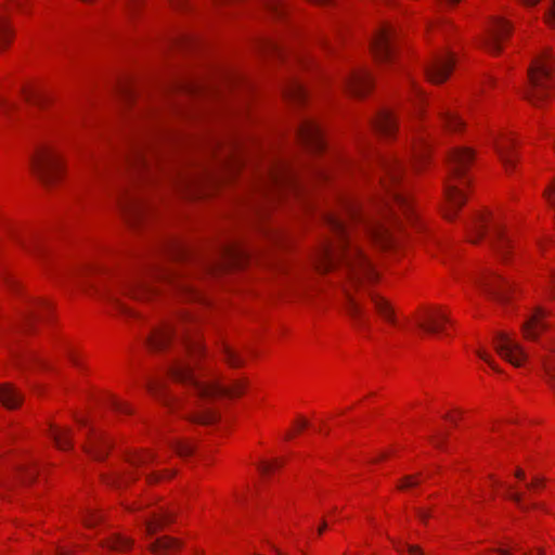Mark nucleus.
<instances>
[{
    "instance_id": "ea45409f",
    "label": "nucleus",
    "mask_w": 555,
    "mask_h": 555,
    "mask_svg": "<svg viewBox=\"0 0 555 555\" xmlns=\"http://www.w3.org/2000/svg\"><path fill=\"white\" fill-rule=\"evenodd\" d=\"M17 108V104L9 98L0 94V115L11 117Z\"/></svg>"
},
{
    "instance_id": "c9c22d12",
    "label": "nucleus",
    "mask_w": 555,
    "mask_h": 555,
    "mask_svg": "<svg viewBox=\"0 0 555 555\" xmlns=\"http://www.w3.org/2000/svg\"><path fill=\"white\" fill-rule=\"evenodd\" d=\"M439 115L443 125L451 131H456L463 126L462 119L449 109H441Z\"/></svg>"
},
{
    "instance_id": "f3484780",
    "label": "nucleus",
    "mask_w": 555,
    "mask_h": 555,
    "mask_svg": "<svg viewBox=\"0 0 555 555\" xmlns=\"http://www.w3.org/2000/svg\"><path fill=\"white\" fill-rule=\"evenodd\" d=\"M454 57L450 53L441 54L426 67V75L431 82L440 83L450 75Z\"/></svg>"
},
{
    "instance_id": "49530a36",
    "label": "nucleus",
    "mask_w": 555,
    "mask_h": 555,
    "mask_svg": "<svg viewBox=\"0 0 555 555\" xmlns=\"http://www.w3.org/2000/svg\"><path fill=\"white\" fill-rule=\"evenodd\" d=\"M266 5L268 8V10L276 15V16H280L282 15L283 13V3H282V0H266Z\"/></svg>"
},
{
    "instance_id": "39448f33",
    "label": "nucleus",
    "mask_w": 555,
    "mask_h": 555,
    "mask_svg": "<svg viewBox=\"0 0 555 555\" xmlns=\"http://www.w3.org/2000/svg\"><path fill=\"white\" fill-rule=\"evenodd\" d=\"M555 67L548 53L535 59L528 69V87L522 91L524 96L535 106H540L548 96L555 85Z\"/></svg>"
},
{
    "instance_id": "c85d7f7f",
    "label": "nucleus",
    "mask_w": 555,
    "mask_h": 555,
    "mask_svg": "<svg viewBox=\"0 0 555 555\" xmlns=\"http://www.w3.org/2000/svg\"><path fill=\"white\" fill-rule=\"evenodd\" d=\"M149 547L154 555H172L178 550V542L171 538L163 537L153 541Z\"/></svg>"
},
{
    "instance_id": "e2e57ef3",
    "label": "nucleus",
    "mask_w": 555,
    "mask_h": 555,
    "mask_svg": "<svg viewBox=\"0 0 555 555\" xmlns=\"http://www.w3.org/2000/svg\"><path fill=\"white\" fill-rule=\"evenodd\" d=\"M514 475H515L516 478H518L520 480H525V478H526L525 472L521 468H519V467L515 469Z\"/></svg>"
},
{
    "instance_id": "6ab92c4d",
    "label": "nucleus",
    "mask_w": 555,
    "mask_h": 555,
    "mask_svg": "<svg viewBox=\"0 0 555 555\" xmlns=\"http://www.w3.org/2000/svg\"><path fill=\"white\" fill-rule=\"evenodd\" d=\"M25 401V393L16 385L10 382L0 384V405L9 411L22 408Z\"/></svg>"
},
{
    "instance_id": "4c0bfd02",
    "label": "nucleus",
    "mask_w": 555,
    "mask_h": 555,
    "mask_svg": "<svg viewBox=\"0 0 555 555\" xmlns=\"http://www.w3.org/2000/svg\"><path fill=\"white\" fill-rule=\"evenodd\" d=\"M506 496L512 500L513 502H515L517 505H519L524 511H527L529 508H535V507H540V505H538L537 503H532L530 505H525L522 503L524 501V493L521 492H517V491H513V487L508 486L507 487V494ZM541 508L544 509V506H541Z\"/></svg>"
},
{
    "instance_id": "b1692460",
    "label": "nucleus",
    "mask_w": 555,
    "mask_h": 555,
    "mask_svg": "<svg viewBox=\"0 0 555 555\" xmlns=\"http://www.w3.org/2000/svg\"><path fill=\"white\" fill-rule=\"evenodd\" d=\"M118 204L121 212L129 221L139 219L144 212L142 202L126 191L119 195Z\"/></svg>"
},
{
    "instance_id": "412c9836",
    "label": "nucleus",
    "mask_w": 555,
    "mask_h": 555,
    "mask_svg": "<svg viewBox=\"0 0 555 555\" xmlns=\"http://www.w3.org/2000/svg\"><path fill=\"white\" fill-rule=\"evenodd\" d=\"M346 301H345V310L347 314L352 320L353 324L358 327H366L369 323V318L366 312L364 311L361 304L357 300V298L351 294L349 287L344 288Z\"/></svg>"
},
{
    "instance_id": "bb28decb",
    "label": "nucleus",
    "mask_w": 555,
    "mask_h": 555,
    "mask_svg": "<svg viewBox=\"0 0 555 555\" xmlns=\"http://www.w3.org/2000/svg\"><path fill=\"white\" fill-rule=\"evenodd\" d=\"M373 125L379 132L389 135L396 128V118L392 112L383 109L378 112L376 117L373 119Z\"/></svg>"
},
{
    "instance_id": "c756f323",
    "label": "nucleus",
    "mask_w": 555,
    "mask_h": 555,
    "mask_svg": "<svg viewBox=\"0 0 555 555\" xmlns=\"http://www.w3.org/2000/svg\"><path fill=\"white\" fill-rule=\"evenodd\" d=\"M494 147L505 169L509 171L513 168L515 160L512 151V142L508 140L495 141Z\"/></svg>"
},
{
    "instance_id": "2f4dec72",
    "label": "nucleus",
    "mask_w": 555,
    "mask_h": 555,
    "mask_svg": "<svg viewBox=\"0 0 555 555\" xmlns=\"http://www.w3.org/2000/svg\"><path fill=\"white\" fill-rule=\"evenodd\" d=\"M109 447V441L102 435V434H95L89 446V452L98 460H102Z\"/></svg>"
},
{
    "instance_id": "69168bd1",
    "label": "nucleus",
    "mask_w": 555,
    "mask_h": 555,
    "mask_svg": "<svg viewBox=\"0 0 555 555\" xmlns=\"http://www.w3.org/2000/svg\"><path fill=\"white\" fill-rule=\"evenodd\" d=\"M417 516L421 520L425 521L429 517V514L424 509H420L417 511Z\"/></svg>"
},
{
    "instance_id": "6e6552de",
    "label": "nucleus",
    "mask_w": 555,
    "mask_h": 555,
    "mask_svg": "<svg viewBox=\"0 0 555 555\" xmlns=\"http://www.w3.org/2000/svg\"><path fill=\"white\" fill-rule=\"evenodd\" d=\"M37 464L28 459L12 464L9 470L0 467V495L7 498L17 487H29L38 478Z\"/></svg>"
},
{
    "instance_id": "e433bc0d",
    "label": "nucleus",
    "mask_w": 555,
    "mask_h": 555,
    "mask_svg": "<svg viewBox=\"0 0 555 555\" xmlns=\"http://www.w3.org/2000/svg\"><path fill=\"white\" fill-rule=\"evenodd\" d=\"M107 543L112 550L126 551L132 545V540L116 533L108 539Z\"/></svg>"
},
{
    "instance_id": "a19ab883",
    "label": "nucleus",
    "mask_w": 555,
    "mask_h": 555,
    "mask_svg": "<svg viewBox=\"0 0 555 555\" xmlns=\"http://www.w3.org/2000/svg\"><path fill=\"white\" fill-rule=\"evenodd\" d=\"M544 370L548 379V383L555 391V349L550 358L544 361Z\"/></svg>"
},
{
    "instance_id": "f257e3e1",
    "label": "nucleus",
    "mask_w": 555,
    "mask_h": 555,
    "mask_svg": "<svg viewBox=\"0 0 555 555\" xmlns=\"http://www.w3.org/2000/svg\"><path fill=\"white\" fill-rule=\"evenodd\" d=\"M374 167L377 170L380 191L370 207L346 201L343 211L327 215L326 223L334 238L324 241L313 257V264L320 272H327L337 266L344 268L351 286L358 287L364 281H374L376 271L363 253L359 238L363 234L386 248L392 244V235L379 217H396V208L409 218H413L412 204L401 189L395 188L401 177L402 165L393 156H376Z\"/></svg>"
},
{
    "instance_id": "a878e982",
    "label": "nucleus",
    "mask_w": 555,
    "mask_h": 555,
    "mask_svg": "<svg viewBox=\"0 0 555 555\" xmlns=\"http://www.w3.org/2000/svg\"><path fill=\"white\" fill-rule=\"evenodd\" d=\"M544 317L545 311L543 309L538 308L534 311V313L522 326L524 335L526 338L535 339L539 333L547 327V325L543 322Z\"/></svg>"
},
{
    "instance_id": "3c124183",
    "label": "nucleus",
    "mask_w": 555,
    "mask_h": 555,
    "mask_svg": "<svg viewBox=\"0 0 555 555\" xmlns=\"http://www.w3.org/2000/svg\"><path fill=\"white\" fill-rule=\"evenodd\" d=\"M545 478L541 476H534L532 480L526 485V487L529 490L535 489V488H542L545 485Z\"/></svg>"
},
{
    "instance_id": "423d86ee",
    "label": "nucleus",
    "mask_w": 555,
    "mask_h": 555,
    "mask_svg": "<svg viewBox=\"0 0 555 555\" xmlns=\"http://www.w3.org/2000/svg\"><path fill=\"white\" fill-rule=\"evenodd\" d=\"M154 281H166L172 283L190 297H198L197 293L193 289V286L183 282L176 270L162 263L151 266L143 276L139 278L128 286L127 292L130 296L137 299L150 297L155 293V289L152 286Z\"/></svg>"
},
{
    "instance_id": "f704fd0d",
    "label": "nucleus",
    "mask_w": 555,
    "mask_h": 555,
    "mask_svg": "<svg viewBox=\"0 0 555 555\" xmlns=\"http://www.w3.org/2000/svg\"><path fill=\"white\" fill-rule=\"evenodd\" d=\"M129 463L134 467H145L154 462L159 463L160 461L152 452L135 453L129 456Z\"/></svg>"
},
{
    "instance_id": "79ce46f5",
    "label": "nucleus",
    "mask_w": 555,
    "mask_h": 555,
    "mask_svg": "<svg viewBox=\"0 0 555 555\" xmlns=\"http://www.w3.org/2000/svg\"><path fill=\"white\" fill-rule=\"evenodd\" d=\"M166 254L168 258L178 260L185 257L186 251L184 250V247L181 246L179 243L172 242L168 244L166 248Z\"/></svg>"
},
{
    "instance_id": "2eb2a0df",
    "label": "nucleus",
    "mask_w": 555,
    "mask_h": 555,
    "mask_svg": "<svg viewBox=\"0 0 555 555\" xmlns=\"http://www.w3.org/2000/svg\"><path fill=\"white\" fill-rule=\"evenodd\" d=\"M478 284L487 295L500 302L508 299V293L512 289L509 281L493 272L482 276Z\"/></svg>"
},
{
    "instance_id": "864d4df0",
    "label": "nucleus",
    "mask_w": 555,
    "mask_h": 555,
    "mask_svg": "<svg viewBox=\"0 0 555 555\" xmlns=\"http://www.w3.org/2000/svg\"><path fill=\"white\" fill-rule=\"evenodd\" d=\"M545 22L550 26H554L555 25V0H553L552 7L548 9V11L545 14Z\"/></svg>"
},
{
    "instance_id": "a211bd4d",
    "label": "nucleus",
    "mask_w": 555,
    "mask_h": 555,
    "mask_svg": "<svg viewBox=\"0 0 555 555\" xmlns=\"http://www.w3.org/2000/svg\"><path fill=\"white\" fill-rule=\"evenodd\" d=\"M371 85V75L365 69L351 72L343 81L344 88L354 96H363Z\"/></svg>"
},
{
    "instance_id": "72a5a7b5",
    "label": "nucleus",
    "mask_w": 555,
    "mask_h": 555,
    "mask_svg": "<svg viewBox=\"0 0 555 555\" xmlns=\"http://www.w3.org/2000/svg\"><path fill=\"white\" fill-rule=\"evenodd\" d=\"M284 95L295 102H301L306 98V89L302 83L297 79H292L284 87Z\"/></svg>"
},
{
    "instance_id": "774afa93",
    "label": "nucleus",
    "mask_w": 555,
    "mask_h": 555,
    "mask_svg": "<svg viewBox=\"0 0 555 555\" xmlns=\"http://www.w3.org/2000/svg\"><path fill=\"white\" fill-rule=\"evenodd\" d=\"M496 552L500 554V555H512L511 554V551L509 550H506V548H498Z\"/></svg>"
},
{
    "instance_id": "dca6fc26",
    "label": "nucleus",
    "mask_w": 555,
    "mask_h": 555,
    "mask_svg": "<svg viewBox=\"0 0 555 555\" xmlns=\"http://www.w3.org/2000/svg\"><path fill=\"white\" fill-rule=\"evenodd\" d=\"M219 254L220 260L216 263L206 264V271L215 272L231 266H238L245 258L248 257V253L243 247L232 243L222 245Z\"/></svg>"
},
{
    "instance_id": "bf43d9fd",
    "label": "nucleus",
    "mask_w": 555,
    "mask_h": 555,
    "mask_svg": "<svg viewBox=\"0 0 555 555\" xmlns=\"http://www.w3.org/2000/svg\"><path fill=\"white\" fill-rule=\"evenodd\" d=\"M223 166H229L231 168H235L238 166V160L230 159L229 156L224 157L222 160Z\"/></svg>"
},
{
    "instance_id": "9b49d317",
    "label": "nucleus",
    "mask_w": 555,
    "mask_h": 555,
    "mask_svg": "<svg viewBox=\"0 0 555 555\" xmlns=\"http://www.w3.org/2000/svg\"><path fill=\"white\" fill-rule=\"evenodd\" d=\"M489 223H491L492 227V244L495 246L499 253L504 255L505 249L509 247L511 242L504 235L502 227L496 221L490 220L488 216L480 214L474 217L470 224L467 225L469 237L472 242H477L480 237L485 235Z\"/></svg>"
},
{
    "instance_id": "cd10ccee",
    "label": "nucleus",
    "mask_w": 555,
    "mask_h": 555,
    "mask_svg": "<svg viewBox=\"0 0 555 555\" xmlns=\"http://www.w3.org/2000/svg\"><path fill=\"white\" fill-rule=\"evenodd\" d=\"M171 519V513L169 511L160 509L154 513L152 517H147L144 521L145 532L147 535L154 534L158 529L169 522Z\"/></svg>"
},
{
    "instance_id": "09e8293b",
    "label": "nucleus",
    "mask_w": 555,
    "mask_h": 555,
    "mask_svg": "<svg viewBox=\"0 0 555 555\" xmlns=\"http://www.w3.org/2000/svg\"><path fill=\"white\" fill-rule=\"evenodd\" d=\"M281 463L278 460L273 462H262L259 465V469L261 470L262 474H269L272 469L279 467Z\"/></svg>"
},
{
    "instance_id": "4d7b16f0",
    "label": "nucleus",
    "mask_w": 555,
    "mask_h": 555,
    "mask_svg": "<svg viewBox=\"0 0 555 555\" xmlns=\"http://www.w3.org/2000/svg\"><path fill=\"white\" fill-rule=\"evenodd\" d=\"M130 479H132V475L128 474L127 476H119L115 477L112 482L116 486H120L121 483L128 482Z\"/></svg>"
},
{
    "instance_id": "5701e85b",
    "label": "nucleus",
    "mask_w": 555,
    "mask_h": 555,
    "mask_svg": "<svg viewBox=\"0 0 555 555\" xmlns=\"http://www.w3.org/2000/svg\"><path fill=\"white\" fill-rule=\"evenodd\" d=\"M178 335V330L172 323H166L152 331L147 337V344L153 350H163L171 340L172 336Z\"/></svg>"
},
{
    "instance_id": "338daca9",
    "label": "nucleus",
    "mask_w": 555,
    "mask_h": 555,
    "mask_svg": "<svg viewBox=\"0 0 555 555\" xmlns=\"http://www.w3.org/2000/svg\"><path fill=\"white\" fill-rule=\"evenodd\" d=\"M327 528V524L325 520H323L320 525V527L318 528V533L319 534H322L324 532V530Z\"/></svg>"
},
{
    "instance_id": "37998d69",
    "label": "nucleus",
    "mask_w": 555,
    "mask_h": 555,
    "mask_svg": "<svg viewBox=\"0 0 555 555\" xmlns=\"http://www.w3.org/2000/svg\"><path fill=\"white\" fill-rule=\"evenodd\" d=\"M223 354H224V359L225 361L231 365V366H240L242 363H243V360L238 357V354L232 350L230 347L225 346L223 348Z\"/></svg>"
},
{
    "instance_id": "393cba45",
    "label": "nucleus",
    "mask_w": 555,
    "mask_h": 555,
    "mask_svg": "<svg viewBox=\"0 0 555 555\" xmlns=\"http://www.w3.org/2000/svg\"><path fill=\"white\" fill-rule=\"evenodd\" d=\"M16 30L11 17L0 16V54L9 51L14 43Z\"/></svg>"
},
{
    "instance_id": "6e6d98bb",
    "label": "nucleus",
    "mask_w": 555,
    "mask_h": 555,
    "mask_svg": "<svg viewBox=\"0 0 555 555\" xmlns=\"http://www.w3.org/2000/svg\"><path fill=\"white\" fill-rule=\"evenodd\" d=\"M20 245L26 253L34 256H39V250H37L35 247H31L26 242H21Z\"/></svg>"
},
{
    "instance_id": "4be33fe9",
    "label": "nucleus",
    "mask_w": 555,
    "mask_h": 555,
    "mask_svg": "<svg viewBox=\"0 0 555 555\" xmlns=\"http://www.w3.org/2000/svg\"><path fill=\"white\" fill-rule=\"evenodd\" d=\"M450 322L448 315L439 310H427L417 320V325L427 333L442 331L443 324Z\"/></svg>"
},
{
    "instance_id": "052dcab7",
    "label": "nucleus",
    "mask_w": 555,
    "mask_h": 555,
    "mask_svg": "<svg viewBox=\"0 0 555 555\" xmlns=\"http://www.w3.org/2000/svg\"><path fill=\"white\" fill-rule=\"evenodd\" d=\"M264 48L269 49V50H272V51H276V52L280 51V47L278 46V43H275L273 41L266 42Z\"/></svg>"
},
{
    "instance_id": "603ef678",
    "label": "nucleus",
    "mask_w": 555,
    "mask_h": 555,
    "mask_svg": "<svg viewBox=\"0 0 555 555\" xmlns=\"http://www.w3.org/2000/svg\"><path fill=\"white\" fill-rule=\"evenodd\" d=\"M25 1L26 0H5L3 5L5 7L7 10H11V9L22 10Z\"/></svg>"
},
{
    "instance_id": "c03bdc74",
    "label": "nucleus",
    "mask_w": 555,
    "mask_h": 555,
    "mask_svg": "<svg viewBox=\"0 0 555 555\" xmlns=\"http://www.w3.org/2000/svg\"><path fill=\"white\" fill-rule=\"evenodd\" d=\"M425 155H426V145L422 140V141H420V143L417 145L414 146V152H413L414 166H418V164L421 162H423V159L425 158Z\"/></svg>"
},
{
    "instance_id": "0e129e2a",
    "label": "nucleus",
    "mask_w": 555,
    "mask_h": 555,
    "mask_svg": "<svg viewBox=\"0 0 555 555\" xmlns=\"http://www.w3.org/2000/svg\"><path fill=\"white\" fill-rule=\"evenodd\" d=\"M116 306H117L118 310H119L121 313H125V314L130 313V309H129V308H127L124 304L116 302Z\"/></svg>"
},
{
    "instance_id": "8fccbe9b",
    "label": "nucleus",
    "mask_w": 555,
    "mask_h": 555,
    "mask_svg": "<svg viewBox=\"0 0 555 555\" xmlns=\"http://www.w3.org/2000/svg\"><path fill=\"white\" fill-rule=\"evenodd\" d=\"M111 405L117 412H124V413H128L129 412L128 405L125 402H122V401H120L118 399L113 398L111 400Z\"/></svg>"
},
{
    "instance_id": "473e14b6",
    "label": "nucleus",
    "mask_w": 555,
    "mask_h": 555,
    "mask_svg": "<svg viewBox=\"0 0 555 555\" xmlns=\"http://www.w3.org/2000/svg\"><path fill=\"white\" fill-rule=\"evenodd\" d=\"M48 436L52 439L54 446L59 450L68 449V435L65 428H61L55 424H50L48 429Z\"/></svg>"
},
{
    "instance_id": "1a4fd4ad",
    "label": "nucleus",
    "mask_w": 555,
    "mask_h": 555,
    "mask_svg": "<svg viewBox=\"0 0 555 555\" xmlns=\"http://www.w3.org/2000/svg\"><path fill=\"white\" fill-rule=\"evenodd\" d=\"M160 154L156 146V139L144 137L132 143L127 163L134 173L152 171L158 165Z\"/></svg>"
},
{
    "instance_id": "13d9d810",
    "label": "nucleus",
    "mask_w": 555,
    "mask_h": 555,
    "mask_svg": "<svg viewBox=\"0 0 555 555\" xmlns=\"http://www.w3.org/2000/svg\"><path fill=\"white\" fill-rule=\"evenodd\" d=\"M478 356L480 357V359L487 362L493 370L498 371V367L493 364V362L491 361L487 353L479 351Z\"/></svg>"
},
{
    "instance_id": "9d476101",
    "label": "nucleus",
    "mask_w": 555,
    "mask_h": 555,
    "mask_svg": "<svg viewBox=\"0 0 555 555\" xmlns=\"http://www.w3.org/2000/svg\"><path fill=\"white\" fill-rule=\"evenodd\" d=\"M21 95L27 104L40 111H48L59 101L60 89L53 82H49L46 86L37 82H29L22 87Z\"/></svg>"
},
{
    "instance_id": "7c9ffc66",
    "label": "nucleus",
    "mask_w": 555,
    "mask_h": 555,
    "mask_svg": "<svg viewBox=\"0 0 555 555\" xmlns=\"http://www.w3.org/2000/svg\"><path fill=\"white\" fill-rule=\"evenodd\" d=\"M370 296L376 312L386 321L396 324L395 312L390 304L379 295L371 294Z\"/></svg>"
},
{
    "instance_id": "f03ea898",
    "label": "nucleus",
    "mask_w": 555,
    "mask_h": 555,
    "mask_svg": "<svg viewBox=\"0 0 555 555\" xmlns=\"http://www.w3.org/2000/svg\"><path fill=\"white\" fill-rule=\"evenodd\" d=\"M179 335L181 336L188 357L172 363L169 367V372L175 379L191 386L197 397L195 402L196 406L192 405L188 409L185 417L196 424H211L217 421L218 415L215 411L207 408L205 402L222 397H238L244 392L245 384L237 380L231 386H224L217 380H201L194 374L193 365L189 358L192 357V360L195 359V357L202 352V346L199 343L186 338L184 330H181Z\"/></svg>"
},
{
    "instance_id": "aec40b11",
    "label": "nucleus",
    "mask_w": 555,
    "mask_h": 555,
    "mask_svg": "<svg viewBox=\"0 0 555 555\" xmlns=\"http://www.w3.org/2000/svg\"><path fill=\"white\" fill-rule=\"evenodd\" d=\"M509 33L511 26L506 21L501 18L494 20L489 28L487 38L485 39V46L493 53L499 52L501 50V40L508 36Z\"/></svg>"
},
{
    "instance_id": "a18cd8bd",
    "label": "nucleus",
    "mask_w": 555,
    "mask_h": 555,
    "mask_svg": "<svg viewBox=\"0 0 555 555\" xmlns=\"http://www.w3.org/2000/svg\"><path fill=\"white\" fill-rule=\"evenodd\" d=\"M172 448L180 456H188L193 452V446L188 442H173Z\"/></svg>"
},
{
    "instance_id": "0eeeda50",
    "label": "nucleus",
    "mask_w": 555,
    "mask_h": 555,
    "mask_svg": "<svg viewBox=\"0 0 555 555\" xmlns=\"http://www.w3.org/2000/svg\"><path fill=\"white\" fill-rule=\"evenodd\" d=\"M283 189H297V178L292 166L283 159L270 163L258 183L261 197H274Z\"/></svg>"
},
{
    "instance_id": "4468645a",
    "label": "nucleus",
    "mask_w": 555,
    "mask_h": 555,
    "mask_svg": "<svg viewBox=\"0 0 555 555\" xmlns=\"http://www.w3.org/2000/svg\"><path fill=\"white\" fill-rule=\"evenodd\" d=\"M296 133L301 143L311 150L322 151L324 149L323 132L314 119H302L297 127Z\"/></svg>"
},
{
    "instance_id": "7ed1b4c3",
    "label": "nucleus",
    "mask_w": 555,
    "mask_h": 555,
    "mask_svg": "<svg viewBox=\"0 0 555 555\" xmlns=\"http://www.w3.org/2000/svg\"><path fill=\"white\" fill-rule=\"evenodd\" d=\"M66 133L49 138L30 156L31 175L48 190L56 189L67 175Z\"/></svg>"
},
{
    "instance_id": "5fc2aeb1",
    "label": "nucleus",
    "mask_w": 555,
    "mask_h": 555,
    "mask_svg": "<svg viewBox=\"0 0 555 555\" xmlns=\"http://www.w3.org/2000/svg\"><path fill=\"white\" fill-rule=\"evenodd\" d=\"M410 555H424L423 550L418 545L403 544Z\"/></svg>"
},
{
    "instance_id": "58836bf2",
    "label": "nucleus",
    "mask_w": 555,
    "mask_h": 555,
    "mask_svg": "<svg viewBox=\"0 0 555 555\" xmlns=\"http://www.w3.org/2000/svg\"><path fill=\"white\" fill-rule=\"evenodd\" d=\"M2 282L9 292L13 294H20L22 292V284L11 273L3 272L1 275Z\"/></svg>"
},
{
    "instance_id": "f8f14e48",
    "label": "nucleus",
    "mask_w": 555,
    "mask_h": 555,
    "mask_svg": "<svg viewBox=\"0 0 555 555\" xmlns=\"http://www.w3.org/2000/svg\"><path fill=\"white\" fill-rule=\"evenodd\" d=\"M395 33L391 26H380L373 36L370 47L375 59L379 62H388L393 55V39Z\"/></svg>"
},
{
    "instance_id": "680f3d73",
    "label": "nucleus",
    "mask_w": 555,
    "mask_h": 555,
    "mask_svg": "<svg viewBox=\"0 0 555 555\" xmlns=\"http://www.w3.org/2000/svg\"><path fill=\"white\" fill-rule=\"evenodd\" d=\"M443 440H444L443 436H438V437L433 438V443L435 444L436 448H441Z\"/></svg>"
},
{
    "instance_id": "ddd939ff",
    "label": "nucleus",
    "mask_w": 555,
    "mask_h": 555,
    "mask_svg": "<svg viewBox=\"0 0 555 555\" xmlns=\"http://www.w3.org/2000/svg\"><path fill=\"white\" fill-rule=\"evenodd\" d=\"M494 344L498 353L517 367L527 359L521 346L506 333L498 334Z\"/></svg>"
},
{
    "instance_id": "20e7f679",
    "label": "nucleus",
    "mask_w": 555,
    "mask_h": 555,
    "mask_svg": "<svg viewBox=\"0 0 555 555\" xmlns=\"http://www.w3.org/2000/svg\"><path fill=\"white\" fill-rule=\"evenodd\" d=\"M473 159L474 154L467 147L454 149L449 155L448 165L450 176L446 182V196L449 207L444 212L447 219H452L456 210L465 203V196L456 181L459 180L460 183H466V171Z\"/></svg>"
},
{
    "instance_id": "de8ad7c7",
    "label": "nucleus",
    "mask_w": 555,
    "mask_h": 555,
    "mask_svg": "<svg viewBox=\"0 0 555 555\" xmlns=\"http://www.w3.org/2000/svg\"><path fill=\"white\" fill-rule=\"evenodd\" d=\"M418 483V479L416 476H405L401 483L398 486L399 489H408L414 487Z\"/></svg>"
}]
</instances>
